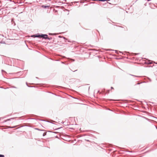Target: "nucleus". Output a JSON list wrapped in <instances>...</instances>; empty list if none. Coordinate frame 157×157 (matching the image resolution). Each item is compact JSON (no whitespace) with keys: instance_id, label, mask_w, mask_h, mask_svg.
Returning <instances> with one entry per match:
<instances>
[{"instance_id":"obj_26","label":"nucleus","mask_w":157,"mask_h":157,"mask_svg":"<svg viewBox=\"0 0 157 157\" xmlns=\"http://www.w3.org/2000/svg\"><path fill=\"white\" fill-rule=\"evenodd\" d=\"M67 11L68 12V13H67V15H68V14H69V10H67Z\"/></svg>"},{"instance_id":"obj_9","label":"nucleus","mask_w":157,"mask_h":157,"mask_svg":"<svg viewBox=\"0 0 157 157\" xmlns=\"http://www.w3.org/2000/svg\"><path fill=\"white\" fill-rule=\"evenodd\" d=\"M48 34L49 35H51V36H55V35H56V34L55 33H48Z\"/></svg>"},{"instance_id":"obj_10","label":"nucleus","mask_w":157,"mask_h":157,"mask_svg":"<svg viewBox=\"0 0 157 157\" xmlns=\"http://www.w3.org/2000/svg\"><path fill=\"white\" fill-rule=\"evenodd\" d=\"M126 12L127 13H133V12L132 11V10H129V11L126 10Z\"/></svg>"},{"instance_id":"obj_15","label":"nucleus","mask_w":157,"mask_h":157,"mask_svg":"<svg viewBox=\"0 0 157 157\" xmlns=\"http://www.w3.org/2000/svg\"><path fill=\"white\" fill-rule=\"evenodd\" d=\"M47 132H44L43 134V136H45L46 135Z\"/></svg>"},{"instance_id":"obj_32","label":"nucleus","mask_w":157,"mask_h":157,"mask_svg":"<svg viewBox=\"0 0 157 157\" xmlns=\"http://www.w3.org/2000/svg\"><path fill=\"white\" fill-rule=\"evenodd\" d=\"M87 141L88 142H89V141H90L89 140H87Z\"/></svg>"},{"instance_id":"obj_13","label":"nucleus","mask_w":157,"mask_h":157,"mask_svg":"<svg viewBox=\"0 0 157 157\" xmlns=\"http://www.w3.org/2000/svg\"><path fill=\"white\" fill-rule=\"evenodd\" d=\"M52 39V37H48V36L47 38V39H48L49 40H51Z\"/></svg>"},{"instance_id":"obj_33","label":"nucleus","mask_w":157,"mask_h":157,"mask_svg":"<svg viewBox=\"0 0 157 157\" xmlns=\"http://www.w3.org/2000/svg\"><path fill=\"white\" fill-rule=\"evenodd\" d=\"M61 63H63V62H61Z\"/></svg>"},{"instance_id":"obj_14","label":"nucleus","mask_w":157,"mask_h":157,"mask_svg":"<svg viewBox=\"0 0 157 157\" xmlns=\"http://www.w3.org/2000/svg\"><path fill=\"white\" fill-rule=\"evenodd\" d=\"M35 129L39 130V131H44V130H41L39 128H35Z\"/></svg>"},{"instance_id":"obj_2","label":"nucleus","mask_w":157,"mask_h":157,"mask_svg":"<svg viewBox=\"0 0 157 157\" xmlns=\"http://www.w3.org/2000/svg\"><path fill=\"white\" fill-rule=\"evenodd\" d=\"M36 37L40 39L41 38V34H40L39 33L36 34Z\"/></svg>"},{"instance_id":"obj_28","label":"nucleus","mask_w":157,"mask_h":157,"mask_svg":"<svg viewBox=\"0 0 157 157\" xmlns=\"http://www.w3.org/2000/svg\"><path fill=\"white\" fill-rule=\"evenodd\" d=\"M111 89H113V87H111Z\"/></svg>"},{"instance_id":"obj_18","label":"nucleus","mask_w":157,"mask_h":157,"mask_svg":"<svg viewBox=\"0 0 157 157\" xmlns=\"http://www.w3.org/2000/svg\"><path fill=\"white\" fill-rule=\"evenodd\" d=\"M5 156L3 155L0 154V157H4Z\"/></svg>"},{"instance_id":"obj_5","label":"nucleus","mask_w":157,"mask_h":157,"mask_svg":"<svg viewBox=\"0 0 157 157\" xmlns=\"http://www.w3.org/2000/svg\"><path fill=\"white\" fill-rule=\"evenodd\" d=\"M14 119V118H12L10 119H7V120H4L3 122H2V123H4L5 122H6L8 121H10L11 120L13 119Z\"/></svg>"},{"instance_id":"obj_34","label":"nucleus","mask_w":157,"mask_h":157,"mask_svg":"<svg viewBox=\"0 0 157 157\" xmlns=\"http://www.w3.org/2000/svg\"><path fill=\"white\" fill-rule=\"evenodd\" d=\"M149 79L150 80V81H151V80L149 78Z\"/></svg>"},{"instance_id":"obj_29","label":"nucleus","mask_w":157,"mask_h":157,"mask_svg":"<svg viewBox=\"0 0 157 157\" xmlns=\"http://www.w3.org/2000/svg\"><path fill=\"white\" fill-rule=\"evenodd\" d=\"M2 72H3V71H5L4 70H2Z\"/></svg>"},{"instance_id":"obj_23","label":"nucleus","mask_w":157,"mask_h":157,"mask_svg":"<svg viewBox=\"0 0 157 157\" xmlns=\"http://www.w3.org/2000/svg\"><path fill=\"white\" fill-rule=\"evenodd\" d=\"M13 19H11V22H12L13 21Z\"/></svg>"},{"instance_id":"obj_19","label":"nucleus","mask_w":157,"mask_h":157,"mask_svg":"<svg viewBox=\"0 0 157 157\" xmlns=\"http://www.w3.org/2000/svg\"><path fill=\"white\" fill-rule=\"evenodd\" d=\"M69 69L70 70H71V71H72L73 72H75V71H77V70H75L74 71H73V70H71L70 68H69Z\"/></svg>"},{"instance_id":"obj_11","label":"nucleus","mask_w":157,"mask_h":157,"mask_svg":"<svg viewBox=\"0 0 157 157\" xmlns=\"http://www.w3.org/2000/svg\"><path fill=\"white\" fill-rule=\"evenodd\" d=\"M31 37H33V38L36 37V34L31 35Z\"/></svg>"},{"instance_id":"obj_21","label":"nucleus","mask_w":157,"mask_h":157,"mask_svg":"<svg viewBox=\"0 0 157 157\" xmlns=\"http://www.w3.org/2000/svg\"><path fill=\"white\" fill-rule=\"evenodd\" d=\"M12 87L13 88H17L16 87H15V86H12Z\"/></svg>"},{"instance_id":"obj_7","label":"nucleus","mask_w":157,"mask_h":157,"mask_svg":"<svg viewBox=\"0 0 157 157\" xmlns=\"http://www.w3.org/2000/svg\"><path fill=\"white\" fill-rule=\"evenodd\" d=\"M40 6L44 7V8L47 9H49V6L47 5H42L41 6Z\"/></svg>"},{"instance_id":"obj_20","label":"nucleus","mask_w":157,"mask_h":157,"mask_svg":"<svg viewBox=\"0 0 157 157\" xmlns=\"http://www.w3.org/2000/svg\"><path fill=\"white\" fill-rule=\"evenodd\" d=\"M62 128V127H60V128H56V129H55L54 130H57L58 129H60V128Z\"/></svg>"},{"instance_id":"obj_16","label":"nucleus","mask_w":157,"mask_h":157,"mask_svg":"<svg viewBox=\"0 0 157 157\" xmlns=\"http://www.w3.org/2000/svg\"><path fill=\"white\" fill-rule=\"evenodd\" d=\"M143 82H138L136 84L135 86H136L137 85H140V84L142 83Z\"/></svg>"},{"instance_id":"obj_25","label":"nucleus","mask_w":157,"mask_h":157,"mask_svg":"<svg viewBox=\"0 0 157 157\" xmlns=\"http://www.w3.org/2000/svg\"><path fill=\"white\" fill-rule=\"evenodd\" d=\"M53 132L54 133H57V132Z\"/></svg>"},{"instance_id":"obj_24","label":"nucleus","mask_w":157,"mask_h":157,"mask_svg":"<svg viewBox=\"0 0 157 157\" xmlns=\"http://www.w3.org/2000/svg\"><path fill=\"white\" fill-rule=\"evenodd\" d=\"M0 43H2H2L4 44V43L3 42V41H1Z\"/></svg>"},{"instance_id":"obj_8","label":"nucleus","mask_w":157,"mask_h":157,"mask_svg":"<svg viewBox=\"0 0 157 157\" xmlns=\"http://www.w3.org/2000/svg\"><path fill=\"white\" fill-rule=\"evenodd\" d=\"M17 127V125L14 126H12V127L9 126L7 128H16Z\"/></svg>"},{"instance_id":"obj_31","label":"nucleus","mask_w":157,"mask_h":157,"mask_svg":"<svg viewBox=\"0 0 157 157\" xmlns=\"http://www.w3.org/2000/svg\"><path fill=\"white\" fill-rule=\"evenodd\" d=\"M47 122L52 123V122H50L48 121H47Z\"/></svg>"},{"instance_id":"obj_4","label":"nucleus","mask_w":157,"mask_h":157,"mask_svg":"<svg viewBox=\"0 0 157 157\" xmlns=\"http://www.w3.org/2000/svg\"><path fill=\"white\" fill-rule=\"evenodd\" d=\"M109 51H115V53L117 54H118V52H119L120 53H122V52H120V51H118V50H112V49H109L108 50Z\"/></svg>"},{"instance_id":"obj_17","label":"nucleus","mask_w":157,"mask_h":157,"mask_svg":"<svg viewBox=\"0 0 157 157\" xmlns=\"http://www.w3.org/2000/svg\"><path fill=\"white\" fill-rule=\"evenodd\" d=\"M26 84L27 86L28 87H33V86H29L28 85V84L27 82H26Z\"/></svg>"},{"instance_id":"obj_35","label":"nucleus","mask_w":157,"mask_h":157,"mask_svg":"<svg viewBox=\"0 0 157 157\" xmlns=\"http://www.w3.org/2000/svg\"><path fill=\"white\" fill-rule=\"evenodd\" d=\"M156 129H157V127H156Z\"/></svg>"},{"instance_id":"obj_3","label":"nucleus","mask_w":157,"mask_h":157,"mask_svg":"<svg viewBox=\"0 0 157 157\" xmlns=\"http://www.w3.org/2000/svg\"><path fill=\"white\" fill-rule=\"evenodd\" d=\"M144 63L147 64H150L152 63V61L149 60H147V61H146Z\"/></svg>"},{"instance_id":"obj_30","label":"nucleus","mask_w":157,"mask_h":157,"mask_svg":"<svg viewBox=\"0 0 157 157\" xmlns=\"http://www.w3.org/2000/svg\"><path fill=\"white\" fill-rule=\"evenodd\" d=\"M139 54L138 53H136V54H135V55H137V54Z\"/></svg>"},{"instance_id":"obj_6","label":"nucleus","mask_w":157,"mask_h":157,"mask_svg":"<svg viewBox=\"0 0 157 157\" xmlns=\"http://www.w3.org/2000/svg\"><path fill=\"white\" fill-rule=\"evenodd\" d=\"M63 38L64 40V41L65 42H70V41L68 40V39L66 38L65 37L63 36Z\"/></svg>"},{"instance_id":"obj_22","label":"nucleus","mask_w":157,"mask_h":157,"mask_svg":"<svg viewBox=\"0 0 157 157\" xmlns=\"http://www.w3.org/2000/svg\"><path fill=\"white\" fill-rule=\"evenodd\" d=\"M63 36H59L58 37H59V38H63Z\"/></svg>"},{"instance_id":"obj_12","label":"nucleus","mask_w":157,"mask_h":157,"mask_svg":"<svg viewBox=\"0 0 157 157\" xmlns=\"http://www.w3.org/2000/svg\"><path fill=\"white\" fill-rule=\"evenodd\" d=\"M129 75H131V76H134V77H140V76H136V75H132V74H129Z\"/></svg>"},{"instance_id":"obj_1","label":"nucleus","mask_w":157,"mask_h":157,"mask_svg":"<svg viewBox=\"0 0 157 157\" xmlns=\"http://www.w3.org/2000/svg\"><path fill=\"white\" fill-rule=\"evenodd\" d=\"M48 35L47 34H41V38L47 39Z\"/></svg>"},{"instance_id":"obj_27","label":"nucleus","mask_w":157,"mask_h":157,"mask_svg":"<svg viewBox=\"0 0 157 157\" xmlns=\"http://www.w3.org/2000/svg\"><path fill=\"white\" fill-rule=\"evenodd\" d=\"M55 13H56L57 12V10H55Z\"/></svg>"}]
</instances>
